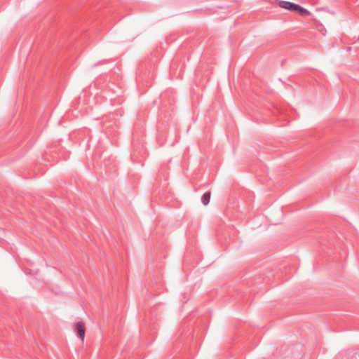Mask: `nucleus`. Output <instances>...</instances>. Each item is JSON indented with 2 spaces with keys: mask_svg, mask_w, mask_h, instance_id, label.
Wrapping results in <instances>:
<instances>
[{
  "mask_svg": "<svg viewBox=\"0 0 359 359\" xmlns=\"http://www.w3.org/2000/svg\"><path fill=\"white\" fill-rule=\"evenodd\" d=\"M278 5L282 8L287 9L294 13L298 4L287 1H280L278 3Z\"/></svg>",
  "mask_w": 359,
  "mask_h": 359,
  "instance_id": "f257e3e1",
  "label": "nucleus"
},
{
  "mask_svg": "<svg viewBox=\"0 0 359 359\" xmlns=\"http://www.w3.org/2000/svg\"><path fill=\"white\" fill-rule=\"evenodd\" d=\"M294 13H298V14H299L302 16H307V15H309L311 14L309 11H308L307 9L303 8L302 6H301L299 4L297 5V8H296Z\"/></svg>",
  "mask_w": 359,
  "mask_h": 359,
  "instance_id": "7ed1b4c3",
  "label": "nucleus"
},
{
  "mask_svg": "<svg viewBox=\"0 0 359 359\" xmlns=\"http://www.w3.org/2000/svg\"><path fill=\"white\" fill-rule=\"evenodd\" d=\"M76 330L78 334V337L82 340H84L85 337V327L84 324L82 322H77L76 323Z\"/></svg>",
  "mask_w": 359,
  "mask_h": 359,
  "instance_id": "f03ea898",
  "label": "nucleus"
},
{
  "mask_svg": "<svg viewBox=\"0 0 359 359\" xmlns=\"http://www.w3.org/2000/svg\"><path fill=\"white\" fill-rule=\"evenodd\" d=\"M211 197L210 191L205 192L201 197V202L204 205H207L210 203Z\"/></svg>",
  "mask_w": 359,
  "mask_h": 359,
  "instance_id": "20e7f679",
  "label": "nucleus"
}]
</instances>
